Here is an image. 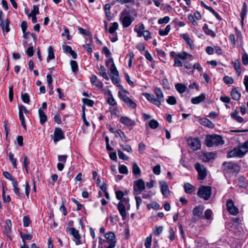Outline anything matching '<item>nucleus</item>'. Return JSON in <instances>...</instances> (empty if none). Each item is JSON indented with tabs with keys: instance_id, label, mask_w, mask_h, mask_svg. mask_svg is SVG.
<instances>
[{
	"instance_id": "13d9d810",
	"label": "nucleus",
	"mask_w": 248,
	"mask_h": 248,
	"mask_svg": "<svg viewBox=\"0 0 248 248\" xmlns=\"http://www.w3.org/2000/svg\"><path fill=\"white\" fill-rule=\"evenodd\" d=\"M70 65L73 72H76L78 71V66L77 62L75 61H71L70 62Z\"/></svg>"
},
{
	"instance_id": "0eeeda50",
	"label": "nucleus",
	"mask_w": 248,
	"mask_h": 248,
	"mask_svg": "<svg viewBox=\"0 0 248 248\" xmlns=\"http://www.w3.org/2000/svg\"><path fill=\"white\" fill-rule=\"evenodd\" d=\"M145 185L142 179H140L134 181L133 186L134 194L136 195H139L145 189Z\"/></svg>"
},
{
	"instance_id": "412c9836",
	"label": "nucleus",
	"mask_w": 248,
	"mask_h": 248,
	"mask_svg": "<svg viewBox=\"0 0 248 248\" xmlns=\"http://www.w3.org/2000/svg\"><path fill=\"white\" fill-rule=\"evenodd\" d=\"M216 154L212 152L203 153L202 155V161L204 162H207L215 158Z\"/></svg>"
},
{
	"instance_id": "72a5a7b5",
	"label": "nucleus",
	"mask_w": 248,
	"mask_h": 248,
	"mask_svg": "<svg viewBox=\"0 0 248 248\" xmlns=\"http://www.w3.org/2000/svg\"><path fill=\"white\" fill-rule=\"evenodd\" d=\"M99 74L103 77L106 80H108L109 78L107 76L106 73V70L105 67L103 65H101L99 69Z\"/></svg>"
},
{
	"instance_id": "8fccbe9b",
	"label": "nucleus",
	"mask_w": 248,
	"mask_h": 248,
	"mask_svg": "<svg viewBox=\"0 0 248 248\" xmlns=\"http://www.w3.org/2000/svg\"><path fill=\"white\" fill-rule=\"evenodd\" d=\"M118 24L117 22L113 23L112 26L110 27L108 31L110 33H113L118 28Z\"/></svg>"
},
{
	"instance_id": "a18cd8bd",
	"label": "nucleus",
	"mask_w": 248,
	"mask_h": 248,
	"mask_svg": "<svg viewBox=\"0 0 248 248\" xmlns=\"http://www.w3.org/2000/svg\"><path fill=\"white\" fill-rule=\"evenodd\" d=\"M3 175L5 177V178L12 182V183H14L16 180L12 177V176L10 174V173L8 171H3Z\"/></svg>"
},
{
	"instance_id": "338daca9",
	"label": "nucleus",
	"mask_w": 248,
	"mask_h": 248,
	"mask_svg": "<svg viewBox=\"0 0 248 248\" xmlns=\"http://www.w3.org/2000/svg\"><path fill=\"white\" fill-rule=\"evenodd\" d=\"M118 154L119 157L124 160H127L128 159V157L126 156L122 151L119 150H118Z\"/></svg>"
},
{
	"instance_id": "9d476101",
	"label": "nucleus",
	"mask_w": 248,
	"mask_h": 248,
	"mask_svg": "<svg viewBox=\"0 0 248 248\" xmlns=\"http://www.w3.org/2000/svg\"><path fill=\"white\" fill-rule=\"evenodd\" d=\"M223 168L224 170L231 172H235L239 170V167L237 164L230 162H224Z\"/></svg>"
},
{
	"instance_id": "4468645a",
	"label": "nucleus",
	"mask_w": 248,
	"mask_h": 248,
	"mask_svg": "<svg viewBox=\"0 0 248 248\" xmlns=\"http://www.w3.org/2000/svg\"><path fill=\"white\" fill-rule=\"evenodd\" d=\"M64 139V133L60 128H56L54 130L53 135V140L55 143Z\"/></svg>"
},
{
	"instance_id": "774afa93",
	"label": "nucleus",
	"mask_w": 248,
	"mask_h": 248,
	"mask_svg": "<svg viewBox=\"0 0 248 248\" xmlns=\"http://www.w3.org/2000/svg\"><path fill=\"white\" fill-rule=\"evenodd\" d=\"M242 61L243 64H248V54L247 53H245L242 55Z\"/></svg>"
},
{
	"instance_id": "a19ab883",
	"label": "nucleus",
	"mask_w": 248,
	"mask_h": 248,
	"mask_svg": "<svg viewBox=\"0 0 248 248\" xmlns=\"http://www.w3.org/2000/svg\"><path fill=\"white\" fill-rule=\"evenodd\" d=\"M117 133L121 138L122 140L124 142H128L129 140L126 137L124 133L120 129L117 131Z\"/></svg>"
},
{
	"instance_id": "393cba45",
	"label": "nucleus",
	"mask_w": 248,
	"mask_h": 248,
	"mask_svg": "<svg viewBox=\"0 0 248 248\" xmlns=\"http://www.w3.org/2000/svg\"><path fill=\"white\" fill-rule=\"evenodd\" d=\"M181 36L186 42L187 44L189 46L190 49H193L194 47L193 41L186 34H182Z\"/></svg>"
},
{
	"instance_id": "f3484780",
	"label": "nucleus",
	"mask_w": 248,
	"mask_h": 248,
	"mask_svg": "<svg viewBox=\"0 0 248 248\" xmlns=\"http://www.w3.org/2000/svg\"><path fill=\"white\" fill-rule=\"evenodd\" d=\"M159 184L161 186L162 194L166 197H169L170 194V192L167 183L164 181H161L159 182Z\"/></svg>"
},
{
	"instance_id": "58836bf2",
	"label": "nucleus",
	"mask_w": 248,
	"mask_h": 248,
	"mask_svg": "<svg viewBox=\"0 0 248 248\" xmlns=\"http://www.w3.org/2000/svg\"><path fill=\"white\" fill-rule=\"evenodd\" d=\"M170 30V25H167L164 30H160L159 31V34L161 36H165L168 34L169 31Z\"/></svg>"
},
{
	"instance_id": "c9c22d12",
	"label": "nucleus",
	"mask_w": 248,
	"mask_h": 248,
	"mask_svg": "<svg viewBox=\"0 0 248 248\" xmlns=\"http://www.w3.org/2000/svg\"><path fill=\"white\" fill-rule=\"evenodd\" d=\"M175 87L177 91L180 93L185 92L186 89V86L181 83L176 84Z\"/></svg>"
},
{
	"instance_id": "7ed1b4c3",
	"label": "nucleus",
	"mask_w": 248,
	"mask_h": 248,
	"mask_svg": "<svg viewBox=\"0 0 248 248\" xmlns=\"http://www.w3.org/2000/svg\"><path fill=\"white\" fill-rule=\"evenodd\" d=\"M105 239L101 237L99 238V245L103 246L105 247H112L114 248L116 246L115 234L112 232H109L105 234Z\"/></svg>"
},
{
	"instance_id": "e433bc0d",
	"label": "nucleus",
	"mask_w": 248,
	"mask_h": 248,
	"mask_svg": "<svg viewBox=\"0 0 248 248\" xmlns=\"http://www.w3.org/2000/svg\"><path fill=\"white\" fill-rule=\"evenodd\" d=\"M78 30L80 33L85 34L89 37L90 42H93L92 35L90 31H87L86 30L81 28H79Z\"/></svg>"
},
{
	"instance_id": "5fc2aeb1",
	"label": "nucleus",
	"mask_w": 248,
	"mask_h": 248,
	"mask_svg": "<svg viewBox=\"0 0 248 248\" xmlns=\"http://www.w3.org/2000/svg\"><path fill=\"white\" fill-rule=\"evenodd\" d=\"M163 230V227H162V226H159V227L156 226L155 229V230H154V233L155 235L159 236L161 233V232H162Z\"/></svg>"
},
{
	"instance_id": "4be33fe9",
	"label": "nucleus",
	"mask_w": 248,
	"mask_h": 248,
	"mask_svg": "<svg viewBox=\"0 0 248 248\" xmlns=\"http://www.w3.org/2000/svg\"><path fill=\"white\" fill-rule=\"evenodd\" d=\"M205 98V94L201 93L199 96L192 98L191 99V103L193 104H198L202 102Z\"/></svg>"
},
{
	"instance_id": "0e129e2a",
	"label": "nucleus",
	"mask_w": 248,
	"mask_h": 248,
	"mask_svg": "<svg viewBox=\"0 0 248 248\" xmlns=\"http://www.w3.org/2000/svg\"><path fill=\"white\" fill-rule=\"evenodd\" d=\"M119 170L121 173L126 174L128 173L127 167L124 165H121L119 167Z\"/></svg>"
},
{
	"instance_id": "a878e982",
	"label": "nucleus",
	"mask_w": 248,
	"mask_h": 248,
	"mask_svg": "<svg viewBox=\"0 0 248 248\" xmlns=\"http://www.w3.org/2000/svg\"><path fill=\"white\" fill-rule=\"evenodd\" d=\"M38 115L40 119V124L43 125L47 121V117L44 111L40 108L38 110Z\"/></svg>"
},
{
	"instance_id": "6e6552de",
	"label": "nucleus",
	"mask_w": 248,
	"mask_h": 248,
	"mask_svg": "<svg viewBox=\"0 0 248 248\" xmlns=\"http://www.w3.org/2000/svg\"><path fill=\"white\" fill-rule=\"evenodd\" d=\"M195 168L198 173V179L203 180L207 175L206 168L199 163H197L195 165Z\"/></svg>"
},
{
	"instance_id": "f8f14e48",
	"label": "nucleus",
	"mask_w": 248,
	"mask_h": 248,
	"mask_svg": "<svg viewBox=\"0 0 248 248\" xmlns=\"http://www.w3.org/2000/svg\"><path fill=\"white\" fill-rule=\"evenodd\" d=\"M68 231L70 234L74 237L73 240L75 241L76 245L81 244L80 235L79 234L78 231L76 230L74 228H68Z\"/></svg>"
},
{
	"instance_id": "2f4dec72",
	"label": "nucleus",
	"mask_w": 248,
	"mask_h": 248,
	"mask_svg": "<svg viewBox=\"0 0 248 248\" xmlns=\"http://www.w3.org/2000/svg\"><path fill=\"white\" fill-rule=\"evenodd\" d=\"M177 58L181 60H185L189 57L191 59L192 58V56L186 52H183L177 53Z\"/></svg>"
},
{
	"instance_id": "6e6d98bb",
	"label": "nucleus",
	"mask_w": 248,
	"mask_h": 248,
	"mask_svg": "<svg viewBox=\"0 0 248 248\" xmlns=\"http://www.w3.org/2000/svg\"><path fill=\"white\" fill-rule=\"evenodd\" d=\"M82 102L84 104L89 107H92L94 104V101L93 100L88 98H83Z\"/></svg>"
},
{
	"instance_id": "dca6fc26",
	"label": "nucleus",
	"mask_w": 248,
	"mask_h": 248,
	"mask_svg": "<svg viewBox=\"0 0 248 248\" xmlns=\"http://www.w3.org/2000/svg\"><path fill=\"white\" fill-rule=\"evenodd\" d=\"M117 209L123 219L125 220L127 217V212L126 211V207L122 202V201H120L118 203Z\"/></svg>"
},
{
	"instance_id": "e2e57ef3",
	"label": "nucleus",
	"mask_w": 248,
	"mask_h": 248,
	"mask_svg": "<svg viewBox=\"0 0 248 248\" xmlns=\"http://www.w3.org/2000/svg\"><path fill=\"white\" fill-rule=\"evenodd\" d=\"M224 82L227 84H232L233 82V79L232 78L229 76H225L223 78Z\"/></svg>"
},
{
	"instance_id": "c85d7f7f",
	"label": "nucleus",
	"mask_w": 248,
	"mask_h": 248,
	"mask_svg": "<svg viewBox=\"0 0 248 248\" xmlns=\"http://www.w3.org/2000/svg\"><path fill=\"white\" fill-rule=\"evenodd\" d=\"M9 23L10 21L8 19H6L4 22H1V23H0L3 32H8L10 31Z\"/></svg>"
},
{
	"instance_id": "4c0bfd02",
	"label": "nucleus",
	"mask_w": 248,
	"mask_h": 248,
	"mask_svg": "<svg viewBox=\"0 0 248 248\" xmlns=\"http://www.w3.org/2000/svg\"><path fill=\"white\" fill-rule=\"evenodd\" d=\"M203 30L206 34L210 35L213 37L216 36L215 32L209 29L206 24H204V26L203 27Z\"/></svg>"
},
{
	"instance_id": "cd10ccee",
	"label": "nucleus",
	"mask_w": 248,
	"mask_h": 248,
	"mask_svg": "<svg viewBox=\"0 0 248 248\" xmlns=\"http://www.w3.org/2000/svg\"><path fill=\"white\" fill-rule=\"evenodd\" d=\"M231 95L232 98L235 100H239L241 96L240 93L237 90L236 88H232L231 93Z\"/></svg>"
},
{
	"instance_id": "37998d69",
	"label": "nucleus",
	"mask_w": 248,
	"mask_h": 248,
	"mask_svg": "<svg viewBox=\"0 0 248 248\" xmlns=\"http://www.w3.org/2000/svg\"><path fill=\"white\" fill-rule=\"evenodd\" d=\"M247 6L245 2L243 3L242 9L241 11L240 16L242 21H243L245 16L247 14Z\"/></svg>"
},
{
	"instance_id": "f257e3e1",
	"label": "nucleus",
	"mask_w": 248,
	"mask_h": 248,
	"mask_svg": "<svg viewBox=\"0 0 248 248\" xmlns=\"http://www.w3.org/2000/svg\"><path fill=\"white\" fill-rule=\"evenodd\" d=\"M153 91L155 97L152 94L144 93L142 95L151 103L158 107H160L161 104L165 101L163 92L161 88L154 87Z\"/></svg>"
},
{
	"instance_id": "f03ea898",
	"label": "nucleus",
	"mask_w": 248,
	"mask_h": 248,
	"mask_svg": "<svg viewBox=\"0 0 248 248\" xmlns=\"http://www.w3.org/2000/svg\"><path fill=\"white\" fill-rule=\"evenodd\" d=\"M248 152V141L234 148L228 153L227 157L241 158Z\"/></svg>"
},
{
	"instance_id": "423d86ee",
	"label": "nucleus",
	"mask_w": 248,
	"mask_h": 248,
	"mask_svg": "<svg viewBox=\"0 0 248 248\" xmlns=\"http://www.w3.org/2000/svg\"><path fill=\"white\" fill-rule=\"evenodd\" d=\"M211 195V187L209 186H201L198 192V195L200 198L208 200Z\"/></svg>"
},
{
	"instance_id": "aec40b11",
	"label": "nucleus",
	"mask_w": 248,
	"mask_h": 248,
	"mask_svg": "<svg viewBox=\"0 0 248 248\" xmlns=\"http://www.w3.org/2000/svg\"><path fill=\"white\" fill-rule=\"evenodd\" d=\"M91 82L93 85L98 88H101L103 87L102 82L94 75H92L91 78Z\"/></svg>"
},
{
	"instance_id": "f704fd0d",
	"label": "nucleus",
	"mask_w": 248,
	"mask_h": 248,
	"mask_svg": "<svg viewBox=\"0 0 248 248\" xmlns=\"http://www.w3.org/2000/svg\"><path fill=\"white\" fill-rule=\"evenodd\" d=\"M185 191L186 193H191L195 189L194 187L190 184L187 183L184 185Z\"/></svg>"
},
{
	"instance_id": "1a4fd4ad",
	"label": "nucleus",
	"mask_w": 248,
	"mask_h": 248,
	"mask_svg": "<svg viewBox=\"0 0 248 248\" xmlns=\"http://www.w3.org/2000/svg\"><path fill=\"white\" fill-rule=\"evenodd\" d=\"M187 143L189 147L193 151L199 150L201 147L200 140L198 138L188 139Z\"/></svg>"
},
{
	"instance_id": "bb28decb",
	"label": "nucleus",
	"mask_w": 248,
	"mask_h": 248,
	"mask_svg": "<svg viewBox=\"0 0 248 248\" xmlns=\"http://www.w3.org/2000/svg\"><path fill=\"white\" fill-rule=\"evenodd\" d=\"M203 208L200 206L195 207L193 210V214L194 216L202 217Z\"/></svg>"
},
{
	"instance_id": "de8ad7c7",
	"label": "nucleus",
	"mask_w": 248,
	"mask_h": 248,
	"mask_svg": "<svg viewBox=\"0 0 248 248\" xmlns=\"http://www.w3.org/2000/svg\"><path fill=\"white\" fill-rule=\"evenodd\" d=\"M167 102L170 105H174L176 104V99L173 96H169L166 100Z\"/></svg>"
},
{
	"instance_id": "c756f323",
	"label": "nucleus",
	"mask_w": 248,
	"mask_h": 248,
	"mask_svg": "<svg viewBox=\"0 0 248 248\" xmlns=\"http://www.w3.org/2000/svg\"><path fill=\"white\" fill-rule=\"evenodd\" d=\"M15 193L18 197L23 196V193L20 192V188L18 187V183L16 181L12 183Z\"/></svg>"
},
{
	"instance_id": "ddd939ff",
	"label": "nucleus",
	"mask_w": 248,
	"mask_h": 248,
	"mask_svg": "<svg viewBox=\"0 0 248 248\" xmlns=\"http://www.w3.org/2000/svg\"><path fill=\"white\" fill-rule=\"evenodd\" d=\"M120 20H121L123 27L124 28H127L131 25L134 19L130 15H128L125 16L122 15Z\"/></svg>"
},
{
	"instance_id": "7c9ffc66",
	"label": "nucleus",
	"mask_w": 248,
	"mask_h": 248,
	"mask_svg": "<svg viewBox=\"0 0 248 248\" xmlns=\"http://www.w3.org/2000/svg\"><path fill=\"white\" fill-rule=\"evenodd\" d=\"M48 56L46 58L47 62L55 58L54 49L51 46H49L47 49Z\"/></svg>"
},
{
	"instance_id": "b1692460",
	"label": "nucleus",
	"mask_w": 248,
	"mask_h": 248,
	"mask_svg": "<svg viewBox=\"0 0 248 248\" xmlns=\"http://www.w3.org/2000/svg\"><path fill=\"white\" fill-rule=\"evenodd\" d=\"M199 122L201 124L209 128H212L214 126L213 123L208 119L205 118L200 119Z\"/></svg>"
},
{
	"instance_id": "6ab92c4d",
	"label": "nucleus",
	"mask_w": 248,
	"mask_h": 248,
	"mask_svg": "<svg viewBox=\"0 0 248 248\" xmlns=\"http://www.w3.org/2000/svg\"><path fill=\"white\" fill-rule=\"evenodd\" d=\"M145 30V28L143 23H140L135 26L134 31L137 33V36L139 37H142V34Z\"/></svg>"
},
{
	"instance_id": "3c124183",
	"label": "nucleus",
	"mask_w": 248,
	"mask_h": 248,
	"mask_svg": "<svg viewBox=\"0 0 248 248\" xmlns=\"http://www.w3.org/2000/svg\"><path fill=\"white\" fill-rule=\"evenodd\" d=\"M39 14V6L38 5H34L33 9L31 11V13L28 15V16L30 17L31 16H33L34 15L36 16L37 14Z\"/></svg>"
},
{
	"instance_id": "2eb2a0df",
	"label": "nucleus",
	"mask_w": 248,
	"mask_h": 248,
	"mask_svg": "<svg viewBox=\"0 0 248 248\" xmlns=\"http://www.w3.org/2000/svg\"><path fill=\"white\" fill-rule=\"evenodd\" d=\"M120 122L127 127H132L135 125V121L131 120L127 116H121L120 119Z\"/></svg>"
},
{
	"instance_id": "79ce46f5",
	"label": "nucleus",
	"mask_w": 248,
	"mask_h": 248,
	"mask_svg": "<svg viewBox=\"0 0 248 248\" xmlns=\"http://www.w3.org/2000/svg\"><path fill=\"white\" fill-rule=\"evenodd\" d=\"M234 67L235 69L236 70V72L238 74V75L239 76L241 74V66L238 60L235 61L234 62Z\"/></svg>"
},
{
	"instance_id": "ea45409f",
	"label": "nucleus",
	"mask_w": 248,
	"mask_h": 248,
	"mask_svg": "<svg viewBox=\"0 0 248 248\" xmlns=\"http://www.w3.org/2000/svg\"><path fill=\"white\" fill-rule=\"evenodd\" d=\"M132 169L133 173L135 175H140V170L136 163L134 162L133 163Z\"/></svg>"
},
{
	"instance_id": "9b49d317",
	"label": "nucleus",
	"mask_w": 248,
	"mask_h": 248,
	"mask_svg": "<svg viewBox=\"0 0 248 248\" xmlns=\"http://www.w3.org/2000/svg\"><path fill=\"white\" fill-rule=\"evenodd\" d=\"M226 206L227 209L230 214L235 216L238 214V209L237 207L234 206V203L232 200H228L226 203Z\"/></svg>"
},
{
	"instance_id": "4d7b16f0",
	"label": "nucleus",
	"mask_w": 248,
	"mask_h": 248,
	"mask_svg": "<svg viewBox=\"0 0 248 248\" xmlns=\"http://www.w3.org/2000/svg\"><path fill=\"white\" fill-rule=\"evenodd\" d=\"M22 100L25 103H29L30 102V96L28 93L21 94Z\"/></svg>"
},
{
	"instance_id": "a211bd4d",
	"label": "nucleus",
	"mask_w": 248,
	"mask_h": 248,
	"mask_svg": "<svg viewBox=\"0 0 248 248\" xmlns=\"http://www.w3.org/2000/svg\"><path fill=\"white\" fill-rule=\"evenodd\" d=\"M116 193V198L120 200V201H122V202H124L125 203H128V207H127V209H128L129 208V200L128 198H124L123 197L124 196V193L123 192H122L121 190H117L115 192Z\"/></svg>"
},
{
	"instance_id": "680f3d73",
	"label": "nucleus",
	"mask_w": 248,
	"mask_h": 248,
	"mask_svg": "<svg viewBox=\"0 0 248 248\" xmlns=\"http://www.w3.org/2000/svg\"><path fill=\"white\" fill-rule=\"evenodd\" d=\"M245 178L242 176L240 177L238 179V185L240 187L245 188L246 187V185L245 184Z\"/></svg>"
},
{
	"instance_id": "603ef678",
	"label": "nucleus",
	"mask_w": 248,
	"mask_h": 248,
	"mask_svg": "<svg viewBox=\"0 0 248 248\" xmlns=\"http://www.w3.org/2000/svg\"><path fill=\"white\" fill-rule=\"evenodd\" d=\"M152 235L148 236L145 240V246L146 248H151V243H152Z\"/></svg>"
},
{
	"instance_id": "bf43d9fd",
	"label": "nucleus",
	"mask_w": 248,
	"mask_h": 248,
	"mask_svg": "<svg viewBox=\"0 0 248 248\" xmlns=\"http://www.w3.org/2000/svg\"><path fill=\"white\" fill-rule=\"evenodd\" d=\"M108 103L111 106H115L117 104V102L113 97L112 94L110 92V97L108 99Z\"/></svg>"
},
{
	"instance_id": "69168bd1",
	"label": "nucleus",
	"mask_w": 248,
	"mask_h": 248,
	"mask_svg": "<svg viewBox=\"0 0 248 248\" xmlns=\"http://www.w3.org/2000/svg\"><path fill=\"white\" fill-rule=\"evenodd\" d=\"M110 8H111V5L109 3H107L104 6V10L105 11L106 16L108 17L110 16V14H111L110 12Z\"/></svg>"
},
{
	"instance_id": "20e7f679",
	"label": "nucleus",
	"mask_w": 248,
	"mask_h": 248,
	"mask_svg": "<svg viewBox=\"0 0 248 248\" xmlns=\"http://www.w3.org/2000/svg\"><path fill=\"white\" fill-rule=\"evenodd\" d=\"M224 141L222 137L219 135L208 136L206 140V145L207 147H212L213 146H218L222 145Z\"/></svg>"
},
{
	"instance_id": "5701e85b",
	"label": "nucleus",
	"mask_w": 248,
	"mask_h": 248,
	"mask_svg": "<svg viewBox=\"0 0 248 248\" xmlns=\"http://www.w3.org/2000/svg\"><path fill=\"white\" fill-rule=\"evenodd\" d=\"M231 117L232 119L240 123L243 122L244 121V119L239 115V111L237 110H235L231 114Z\"/></svg>"
},
{
	"instance_id": "09e8293b",
	"label": "nucleus",
	"mask_w": 248,
	"mask_h": 248,
	"mask_svg": "<svg viewBox=\"0 0 248 248\" xmlns=\"http://www.w3.org/2000/svg\"><path fill=\"white\" fill-rule=\"evenodd\" d=\"M109 68L112 75L118 76V71H117L114 63H112Z\"/></svg>"
},
{
	"instance_id": "39448f33",
	"label": "nucleus",
	"mask_w": 248,
	"mask_h": 248,
	"mask_svg": "<svg viewBox=\"0 0 248 248\" xmlns=\"http://www.w3.org/2000/svg\"><path fill=\"white\" fill-rule=\"evenodd\" d=\"M124 93H128V92L124 89L122 90V91H119L118 92L119 97L124 101L128 107L132 108H135L137 106L136 104Z\"/></svg>"
},
{
	"instance_id": "864d4df0",
	"label": "nucleus",
	"mask_w": 248,
	"mask_h": 248,
	"mask_svg": "<svg viewBox=\"0 0 248 248\" xmlns=\"http://www.w3.org/2000/svg\"><path fill=\"white\" fill-rule=\"evenodd\" d=\"M30 164V161L27 156H24L23 168L25 169L26 172H28V165Z\"/></svg>"
},
{
	"instance_id": "49530a36",
	"label": "nucleus",
	"mask_w": 248,
	"mask_h": 248,
	"mask_svg": "<svg viewBox=\"0 0 248 248\" xmlns=\"http://www.w3.org/2000/svg\"><path fill=\"white\" fill-rule=\"evenodd\" d=\"M149 125L151 128L155 129L158 126L159 124L157 121L152 119L150 121Z\"/></svg>"
},
{
	"instance_id": "052dcab7",
	"label": "nucleus",
	"mask_w": 248,
	"mask_h": 248,
	"mask_svg": "<svg viewBox=\"0 0 248 248\" xmlns=\"http://www.w3.org/2000/svg\"><path fill=\"white\" fill-rule=\"evenodd\" d=\"M142 36H143L144 39L146 41L149 40L151 38V33L148 30H145L142 34Z\"/></svg>"
},
{
	"instance_id": "c03bdc74",
	"label": "nucleus",
	"mask_w": 248,
	"mask_h": 248,
	"mask_svg": "<svg viewBox=\"0 0 248 248\" xmlns=\"http://www.w3.org/2000/svg\"><path fill=\"white\" fill-rule=\"evenodd\" d=\"M9 157L14 168H16V160L14 158V155L12 152H10L9 154Z\"/></svg>"
},
{
	"instance_id": "473e14b6",
	"label": "nucleus",
	"mask_w": 248,
	"mask_h": 248,
	"mask_svg": "<svg viewBox=\"0 0 248 248\" xmlns=\"http://www.w3.org/2000/svg\"><path fill=\"white\" fill-rule=\"evenodd\" d=\"M12 228V222L10 219H7L5 221V225L4 226V232L8 233L11 232Z\"/></svg>"
}]
</instances>
